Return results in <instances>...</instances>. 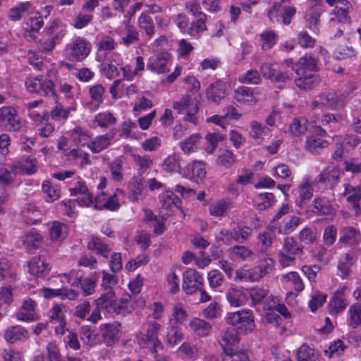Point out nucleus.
Instances as JSON below:
<instances>
[{
    "label": "nucleus",
    "instance_id": "nucleus-1",
    "mask_svg": "<svg viewBox=\"0 0 361 361\" xmlns=\"http://www.w3.org/2000/svg\"><path fill=\"white\" fill-rule=\"evenodd\" d=\"M96 306L113 315L123 314L127 310V299L116 300L114 289L104 290L94 301Z\"/></svg>",
    "mask_w": 361,
    "mask_h": 361
},
{
    "label": "nucleus",
    "instance_id": "nucleus-2",
    "mask_svg": "<svg viewBox=\"0 0 361 361\" xmlns=\"http://www.w3.org/2000/svg\"><path fill=\"white\" fill-rule=\"evenodd\" d=\"M252 234V229L246 226L237 225L232 228H223L217 239L224 244L230 245L234 243L243 244L247 241Z\"/></svg>",
    "mask_w": 361,
    "mask_h": 361
},
{
    "label": "nucleus",
    "instance_id": "nucleus-3",
    "mask_svg": "<svg viewBox=\"0 0 361 361\" xmlns=\"http://www.w3.org/2000/svg\"><path fill=\"white\" fill-rule=\"evenodd\" d=\"M145 332L137 335V340L140 345L152 346V353L156 354L158 349L163 348V345L158 338L161 325L155 322H149L145 324Z\"/></svg>",
    "mask_w": 361,
    "mask_h": 361
},
{
    "label": "nucleus",
    "instance_id": "nucleus-4",
    "mask_svg": "<svg viewBox=\"0 0 361 361\" xmlns=\"http://www.w3.org/2000/svg\"><path fill=\"white\" fill-rule=\"evenodd\" d=\"M227 323L234 326L238 334L251 332L255 327L254 317L251 311L240 310L227 317Z\"/></svg>",
    "mask_w": 361,
    "mask_h": 361
},
{
    "label": "nucleus",
    "instance_id": "nucleus-5",
    "mask_svg": "<svg viewBox=\"0 0 361 361\" xmlns=\"http://www.w3.org/2000/svg\"><path fill=\"white\" fill-rule=\"evenodd\" d=\"M66 34L65 25L59 20H54L47 30V39L41 42L44 52L51 51Z\"/></svg>",
    "mask_w": 361,
    "mask_h": 361
},
{
    "label": "nucleus",
    "instance_id": "nucleus-6",
    "mask_svg": "<svg viewBox=\"0 0 361 361\" xmlns=\"http://www.w3.org/2000/svg\"><path fill=\"white\" fill-rule=\"evenodd\" d=\"M25 86L30 92L36 93L42 96L56 97V92L54 90V82L42 75L28 79L25 82Z\"/></svg>",
    "mask_w": 361,
    "mask_h": 361
},
{
    "label": "nucleus",
    "instance_id": "nucleus-7",
    "mask_svg": "<svg viewBox=\"0 0 361 361\" xmlns=\"http://www.w3.org/2000/svg\"><path fill=\"white\" fill-rule=\"evenodd\" d=\"M91 49L90 42L83 37H78L67 45L66 51L71 60L81 61L90 54Z\"/></svg>",
    "mask_w": 361,
    "mask_h": 361
},
{
    "label": "nucleus",
    "instance_id": "nucleus-8",
    "mask_svg": "<svg viewBox=\"0 0 361 361\" xmlns=\"http://www.w3.org/2000/svg\"><path fill=\"white\" fill-rule=\"evenodd\" d=\"M173 107L178 113H181L183 111H186L184 117L185 121L195 126L198 124V119L196 115L199 111V107L196 102L192 101L191 97L189 94L183 97L180 101L174 102Z\"/></svg>",
    "mask_w": 361,
    "mask_h": 361
},
{
    "label": "nucleus",
    "instance_id": "nucleus-9",
    "mask_svg": "<svg viewBox=\"0 0 361 361\" xmlns=\"http://www.w3.org/2000/svg\"><path fill=\"white\" fill-rule=\"evenodd\" d=\"M5 125L8 131L18 132L24 127V121L18 116L16 111L11 106L0 108V123Z\"/></svg>",
    "mask_w": 361,
    "mask_h": 361
},
{
    "label": "nucleus",
    "instance_id": "nucleus-10",
    "mask_svg": "<svg viewBox=\"0 0 361 361\" xmlns=\"http://www.w3.org/2000/svg\"><path fill=\"white\" fill-rule=\"evenodd\" d=\"M203 286L204 279L195 269H188L183 272L182 288L186 294H194Z\"/></svg>",
    "mask_w": 361,
    "mask_h": 361
},
{
    "label": "nucleus",
    "instance_id": "nucleus-11",
    "mask_svg": "<svg viewBox=\"0 0 361 361\" xmlns=\"http://www.w3.org/2000/svg\"><path fill=\"white\" fill-rule=\"evenodd\" d=\"M104 343L107 346H112L121 336V324L118 322L103 324L100 326Z\"/></svg>",
    "mask_w": 361,
    "mask_h": 361
},
{
    "label": "nucleus",
    "instance_id": "nucleus-12",
    "mask_svg": "<svg viewBox=\"0 0 361 361\" xmlns=\"http://www.w3.org/2000/svg\"><path fill=\"white\" fill-rule=\"evenodd\" d=\"M339 5H336L334 10L330 13L329 23H340L347 24L350 23V17L348 13L352 9V6L347 0L338 1Z\"/></svg>",
    "mask_w": 361,
    "mask_h": 361
},
{
    "label": "nucleus",
    "instance_id": "nucleus-13",
    "mask_svg": "<svg viewBox=\"0 0 361 361\" xmlns=\"http://www.w3.org/2000/svg\"><path fill=\"white\" fill-rule=\"evenodd\" d=\"M341 172L334 166H328L314 179L313 184H324L334 188L339 181Z\"/></svg>",
    "mask_w": 361,
    "mask_h": 361
},
{
    "label": "nucleus",
    "instance_id": "nucleus-14",
    "mask_svg": "<svg viewBox=\"0 0 361 361\" xmlns=\"http://www.w3.org/2000/svg\"><path fill=\"white\" fill-rule=\"evenodd\" d=\"M274 267V261L271 257L259 260L258 265L248 270V276L251 281H259L270 274Z\"/></svg>",
    "mask_w": 361,
    "mask_h": 361
},
{
    "label": "nucleus",
    "instance_id": "nucleus-15",
    "mask_svg": "<svg viewBox=\"0 0 361 361\" xmlns=\"http://www.w3.org/2000/svg\"><path fill=\"white\" fill-rule=\"evenodd\" d=\"M318 59L311 54H305L300 57L298 62L292 66V70L296 75H302L308 73L307 72H316L317 68Z\"/></svg>",
    "mask_w": 361,
    "mask_h": 361
},
{
    "label": "nucleus",
    "instance_id": "nucleus-16",
    "mask_svg": "<svg viewBox=\"0 0 361 361\" xmlns=\"http://www.w3.org/2000/svg\"><path fill=\"white\" fill-rule=\"evenodd\" d=\"M51 265L47 262L44 256L39 255L33 257L28 262L29 272L36 277L47 276L51 271Z\"/></svg>",
    "mask_w": 361,
    "mask_h": 361
},
{
    "label": "nucleus",
    "instance_id": "nucleus-17",
    "mask_svg": "<svg viewBox=\"0 0 361 361\" xmlns=\"http://www.w3.org/2000/svg\"><path fill=\"white\" fill-rule=\"evenodd\" d=\"M88 93L90 101L85 104V108L91 112H94L103 103L105 89L102 84H97L89 88Z\"/></svg>",
    "mask_w": 361,
    "mask_h": 361
},
{
    "label": "nucleus",
    "instance_id": "nucleus-18",
    "mask_svg": "<svg viewBox=\"0 0 361 361\" xmlns=\"http://www.w3.org/2000/svg\"><path fill=\"white\" fill-rule=\"evenodd\" d=\"M295 197V204L300 208H304L305 203L311 200L313 196L312 185L309 178L293 190Z\"/></svg>",
    "mask_w": 361,
    "mask_h": 361
},
{
    "label": "nucleus",
    "instance_id": "nucleus-19",
    "mask_svg": "<svg viewBox=\"0 0 361 361\" xmlns=\"http://www.w3.org/2000/svg\"><path fill=\"white\" fill-rule=\"evenodd\" d=\"M170 54L163 52L151 57L147 64V68L151 71L161 74L166 71Z\"/></svg>",
    "mask_w": 361,
    "mask_h": 361
},
{
    "label": "nucleus",
    "instance_id": "nucleus-20",
    "mask_svg": "<svg viewBox=\"0 0 361 361\" xmlns=\"http://www.w3.org/2000/svg\"><path fill=\"white\" fill-rule=\"evenodd\" d=\"M184 176L196 183L202 181L206 175L204 164L202 161H195L188 164L183 171Z\"/></svg>",
    "mask_w": 361,
    "mask_h": 361
},
{
    "label": "nucleus",
    "instance_id": "nucleus-21",
    "mask_svg": "<svg viewBox=\"0 0 361 361\" xmlns=\"http://www.w3.org/2000/svg\"><path fill=\"white\" fill-rule=\"evenodd\" d=\"M36 302L32 300H26L16 317L19 321L30 322L36 319Z\"/></svg>",
    "mask_w": 361,
    "mask_h": 361
},
{
    "label": "nucleus",
    "instance_id": "nucleus-22",
    "mask_svg": "<svg viewBox=\"0 0 361 361\" xmlns=\"http://www.w3.org/2000/svg\"><path fill=\"white\" fill-rule=\"evenodd\" d=\"M4 337L7 342L13 343L18 341L27 340L29 333L23 326L17 325L8 327L5 331Z\"/></svg>",
    "mask_w": 361,
    "mask_h": 361
},
{
    "label": "nucleus",
    "instance_id": "nucleus-23",
    "mask_svg": "<svg viewBox=\"0 0 361 361\" xmlns=\"http://www.w3.org/2000/svg\"><path fill=\"white\" fill-rule=\"evenodd\" d=\"M43 240V237L38 231L32 229L22 236L23 247L27 251L38 249Z\"/></svg>",
    "mask_w": 361,
    "mask_h": 361
},
{
    "label": "nucleus",
    "instance_id": "nucleus-24",
    "mask_svg": "<svg viewBox=\"0 0 361 361\" xmlns=\"http://www.w3.org/2000/svg\"><path fill=\"white\" fill-rule=\"evenodd\" d=\"M145 182L141 176L133 177L129 181L128 189L129 190V198L133 202H137L142 196Z\"/></svg>",
    "mask_w": 361,
    "mask_h": 361
},
{
    "label": "nucleus",
    "instance_id": "nucleus-25",
    "mask_svg": "<svg viewBox=\"0 0 361 361\" xmlns=\"http://www.w3.org/2000/svg\"><path fill=\"white\" fill-rule=\"evenodd\" d=\"M189 326L191 330L200 337L209 336L212 330V324L200 318H193L190 322Z\"/></svg>",
    "mask_w": 361,
    "mask_h": 361
},
{
    "label": "nucleus",
    "instance_id": "nucleus-26",
    "mask_svg": "<svg viewBox=\"0 0 361 361\" xmlns=\"http://www.w3.org/2000/svg\"><path fill=\"white\" fill-rule=\"evenodd\" d=\"M226 84L221 81L210 84L207 90V99L219 103L226 96Z\"/></svg>",
    "mask_w": 361,
    "mask_h": 361
},
{
    "label": "nucleus",
    "instance_id": "nucleus-27",
    "mask_svg": "<svg viewBox=\"0 0 361 361\" xmlns=\"http://www.w3.org/2000/svg\"><path fill=\"white\" fill-rule=\"evenodd\" d=\"M295 79V84L300 90H308L314 87L319 82L318 75L313 73H303L298 75Z\"/></svg>",
    "mask_w": 361,
    "mask_h": 361
},
{
    "label": "nucleus",
    "instance_id": "nucleus-28",
    "mask_svg": "<svg viewBox=\"0 0 361 361\" xmlns=\"http://www.w3.org/2000/svg\"><path fill=\"white\" fill-rule=\"evenodd\" d=\"M248 293L255 305L269 301L270 299L273 300L274 305L276 304L272 295L269 294V290L267 288L255 286L250 288Z\"/></svg>",
    "mask_w": 361,
    "mask_h": 361
},
{
    "label": "nucleus",
    "instance_id": "nucleus-29",
    "mask_svg": "<svg viewBox=\"0 0 361 361\" xmlns=\"http://www.w3.org/2000/svg\"><path fill=\"white\" fill-rule=\"evenodd\" d=\"M360 240V232L353 227H345L340 232V243L355 245H357Z\"/></svg>",
    "mask_w": 361,
    "mask_h": 361
},
{
    "label": "nucleus",
    "instance_id": "nucleus-30",
    "mask_svg": "<svg viewBox=\"0 0 361 361\" xmlns=\"http://www.w3.org/2000/svg\"><path fill=\"white\" fill-rule=\"evenodd\" d=\"M235 99L241 104H252L257 102V98L252 89L242 86L235 90Z\"/></svg>",
    "mask_w": 361,
    "mask_h": 361
},
{
    "label": "nucleus",
    "instance_id": "nucleus-31",
    "mask_svg": "<svg viewBox=\"0 0 361 361\" xmlns=\"http://www.w3.org/2000/svg\"><path fill=\"white\" fill-rule=\"evenodd\" d=\"M304 247L293 237H285L282 245L281 252L295 256L303 254Z\"/></svg>",
    "mask_w": 361,
    "mask_h": 361
},
{
    "label": "nucleus",
    "instance_id": "nucleus-32",
    "mask_svg": "<svg viewBox=\"0 0 361 361\" xmlns=\"http://www.w3.org/2000/svg\"><path fill=\"white\" fill-rule=\"evenodd\" d=\"M125 32L121 38L120 44L126 47H129L139 42V33L136 28L130 24L129 20L126 23Z\"/></svg>",
    "mask_w": 361,
    "mask_h": 361
},
{
    "label": "nucleus",
    "instance_id": "nucleus-33",
    "mask_svg": "<svg viewBox=\"0 0 361 361\" xmlns=\"http://www.w3.org/2000/svg\"><path fill=\"white\" fill-rule=\"evenodd\" d=\"M312 212L317 215H331L334 213L333 207L325 197L314 198L312 201Z\"/></svg>",
    "mask_w": 361,
    "mask_h": 361
},
{
    "label": "nucleus",
    "instance_id": "nucleus-34",
    "mask_svg": "<svg viewBox=\"0 0 361 361\" xmlns=\"http://www.w3.org/2000/svg\"><path fill=\"white\" fill-rule=\"evenodd\" d=\"M207 16L204 13H199V18L188 26L185 33L194 38H198L200 34L207 30L205 24Z\"/></svg>",
    "mask_w": 361,
    "mask_h": 361
},
{
    "label": "nucleus",
    "instance_id": "nucleus-35",
    "mask_svg": "<svg viewBox=\"0 0 361 361\" xmlns=\"http://www.w3.org/2000/svg\"><path fill=\"white\" fill-rule=\"evenodd\" d=\"M231 202L225 200H221L211 204L209 207V214L215 217H224L228 215Z\"/></svg>",
    "mask_w": 361,
    "mask_h": 361
},
{
    "label": "nucleus",
    "instance_id": "nucleus-36",
    "mask_svg": "<svg viewBox=\"0 0 361 361\" xmlns=\"http://www.w3.org/2000/svg\"><path fill=\"white\" fill-rule=\"evenodd\" d=\"M49 231L51 241H62L68 235L67 226L58 221L53 222Z\"/></svg>",
    "mask_w": 361,
    "mask_h": 361
},
{
    "label": "nucleus",
    "instance_id": "nucleus-37",
    "mask_svg": "<svg viewBox=\"0 0 361 361\" xmlns=\"http://www.w3.org/2000/svg\"><path fill=\"white\" fill-rule=\"evenodd\" d=\"M308 125L309 122L306 118H295L289 125L288 131L293 136L298 137L307 130Z\"/></svg>",
    "mask_w": 361,
    "mask_h": 361
},
{
    "label": "nucleus",
    "instance_id": "nucleus-38",
    "mask_svg": "<svg viewBox=\"0 0 361 361\" xmlns=\"http://www.w3.org/2000/svg\"><path fill=\"white\" fill-rule=\"evenodd\" d=\"M87 247L89 250L95 252L105 258L108 257L110 252L109 245L104 243L99 238L96 236L92 237L87 243Z\"/></svg>",
    "mask_w": 361,
    "mask_h": 361
},
{
    "label": "nucleus",
    "instance_id": "nucleus-39",
    "mask_svg": "<svg viewBox=\"0 0 361 361\" xmlns=\"http://www.w3.org/2000/svg\"><path fill=\"white\" fill-rule=\"evenodd\" d=\"M298 361H320L318 352L307 345H302L297 350Z\"/></svg>",
    "mask_w": 361,
    "mask_h": 361
},
{
    "label": "nucleus",
    "instance_id": "nucleus-40",
    "mask_svg": "<svg viewBox=\"0 0 361 361\" xmlns=\"http://www.w3.org/2000/svg\"><path fill=\"white\" fill-rule=\"evenodd\" d=\"M328 142L314 136L307 137L305 143V149L312 154H318L321 150L326 147Z\"/></svg>",
    "mask_w": 361,
    "mask_h": 361
},
{
    "label": "nucleus",
    "instance_id": "nucleus-41",
    "mask_svg": "<svg viewBox=\"0 0 361 361\" xmlns=\"http://www.w3.org/2000/svg\"><path fill=\"white\" fill-rule=\"evenodd\" d=\"M97 280V278L94 276L85 278L83 280L81 278H78L73 283V286L80 285L84 296H87L94 292Z\"/></svg>",
    "mask_w": 361,
    "mask_h": 361
},
{
    "label": "nucleus",
    "instance_id": "nucleus-42",
    "mask_svg": "<svg viewBox=\"0 0 361 361\" xmlns=\"http://www.w3.org/2000/svg\"><path fill=\"white\" fill-rule=\"evenodd\" d=\"M274 237V233L271 230L267 229L259 233L257 236L258 243L257 244L258 252L264 253L271 247Z\"/></svg>",
    "mask_w": 361,
    "mask_h": 361
},
{
    "label": "nucleus",
    "instance_id": "nucleus-43",
    "mask_svg": "<svg viewBox=\"0 0 361 361\" xmlns=\"http://www.w3.org/2000/svg\"><path fill=\"white\" fill-rule=\"evenodd\" d=\"M228 302L233 307L243 305L247 302V295L245 293L237 288H230L226 293Z\"/></svg>",
    "mask_w": 361,
    "mask_h": 361
},
{
    "label": "nucleus",
    "instance_id": "nucleus-44",
    "mask_svg": "<svg viewBox=\"0 0 361 361\" xmlns=\"http://www.w3.org/2000/svg\"><path fill=\"white\" fill-rule=\"evenodd\" d=\"M343 195L346 196V201L350 204L360 202L361 185H353L349 183L344 185Z\"/></svg>",
    "mask_w": 361,
    "mask_h": 361
},
{
    "label": "nucleus",
    "instance_id": "nucleus-45",
    "mask_svg": "<svg viewBox=\"0 0 361 361\" xmlns=\"http://www.w3.org/2000/svg\"><path fill=\"white\" fill-rule=\"evenodd\" d=\"M348 303L343 297L334 295L329 302V312L331 315H336L342 312L347 307Z\"/></svg>",
    "mask_w": 361,
    "mask_h": 361
},
{
    "label": "nucleus",
    "instance_id": "nucleus-46",
    "mask_svg": "<svg viewBox=\"0 0 361 361\" xmlns=\"http://www.w3.org/2000/svg\"><path fill=\"white\" fill-rule=\"evenodd\" d=\"M170 322L171 326L166 334V343L171 346H174L183 340L184 335L180 327L172 324V320Z\"/></svg>",
    "mask_w": 361,
    "mask_h": 361
},
{
    "label": "nucleus",
    "instance_id": "nucleus-47",
    "mask_svg": "<svg viewBox=\"0 0 361 361\" xmlns=\"http://www.w3.org/2000/svg\"><path fill=\"white\" fill-rule=\"evenodd\" d=\"M348 324L353 329L361 326V304L354 303L348 309Z\"/></svg>",
    "mask_w": 361,
    "mask_h": 361
},
{
    "label": "nucleus",
    "instance_id": "nucleus-48",
    "mask_svg": "<svg viewBox=\"0 0 361 361\" xmlns=\"http://www.w3.org/2000/svg\"><path fill=\"white\" fill-rule=\"evenodd\" d=\"M351 260L352 256L348 253H345L340 259L338 264V275L342 279H345L350 274Z\"/></svg>",
    "mask_w": 361,
    "mask_h": 361
},
{
    "label": "nucleus",
    "instance_id": "nucleus-49",
    "mask_svg": "<svg viewBox=\"0 0 361 361\" xmlns=\"http://www.w3.org/2000/svg\"><path fill=\"white\" fill-rule=\"evenodd\" d=\"M229 251L233 258L243 261L251 259L254 255V252L244 245H235L230 248Z\"/></svg>",
    "mask_w": 361,
    "mask_h": 361
},
{
    "label": "nucleus",
    "instance_id": "nucleus-50",
    "mask_svg": "<svg viewBox=\"0 0 361 361\" xmlns=\"http://www.w3.org/2000/svg\"><path fill=\"white\" fill-rule=\"evenodd\" d=\"M238 331L231 326L222 331L221 345L224 346L233 345L238 342Z\"/></svg>",
    "mask_w": 361,
    "mask_h": 361
},
{
    "label": "nucleus",
    "instance_id": "nucleus-51",
    "mask_svg": "<svg viewBox=\"0 0 361 361\" xmlns=\"http://www.w3.org/2000/svg\"><path fill=\"white\" fill-rule=\"evenodd\" d=\"M22 214L27 224H34L37 221L40 212L35 205L28 204L24 207Z\"/></svg>",
    "mask_w": 361,
    "mask_h": 361
},
{
    "label": "nucleus",
    "instance_id": "nucleus-52",
    "mask_svg": "<svg viewBox=\"0 0 361 361\" xmlns=\"http://www.w3.org/2000/svg\"><path fill=\"white\" fill-rule=\"evenodd\" d=\"M300 242L306 244H313L317 238V232L315 228L305 227L298 234Z\"/></svg>",
    "mask_w": 361,
    "mask_h": 361
},
{
    "label": "nucleus",
    "instance_id": "nucleus-53",
    "mask_svg": "<svg viewBox=\"0 0 361 361\" xmlns=\"http://www.w3.org/2000/svg\"><path fill=\"white\" fill-rule=\"evenodd\" d=\"M217 161L221 165L228 169L235 163V156L231 150L228 149H220Z\"/></svg>",
    "mask_w": 361,
    "mask_h": 361
},
{
    "label": "nucleus",
    "instance_id": "nucleus-54",
    "mask_svg": "<svg viewBox=\"0 0 361 361\" xmlns=\"http://www.w3.org/2000/svg\"><path fill=\"white\" fill-rule=\"evenodd\" d=\"M56 105L54 107L50 112V116L52 119L60 121L61 120H66L68 116L70 110L75 111V108L70 107L68 109H64L60 104L57 103L56 97L54 98Z\"/></svg>",
    "mask_w": 361,
    "mask_h": 361
},
{
    "label": "nucleus",
    "instance_id": "nucleus-55",
    "mask_svg": "<svg viewBox=\"0 0 361 361\" xmlns=\"http://www.w3.org/2000/svg\"><path fill=\"white\" fill-rule=\"evenodd\" d=\"M139 27L144 30L146 34L152 37L154 33V25L152 18L146 13H142L138 19Z\"/></svg>",
    "mask_w": 361,
    "mask_h": 361
},
{
    "label": "nucleus",
    "instance_id": "nucleus-56",
    "mask_svg": "<svg viewBox=\"0 0 361 361\" xmlns=\"http://www.w3.org/2000/svg\"><path fill=\"white\" fill-rule=\"evenodd\" d=\"M300 217L293 216L288 221H284L283 226L279 227V233L281 234L291 233L300 224Z\"/></svg>",
    "mask_w": 361,
    "mask_h": 361
},
{
    "label": "nucleus",
    "instance_id": "nucleus-57",
    "mask_svg": "<svg viewBox=\"0 0 361 361\" xmlns=\"http://www.w3.org/2000/svg\"><path fill=\"white\" fill-rule=\"evenodd\" d=\"M293 79V73L288 72L276 71L271 82L278 84L279 87L282 89L285 88L289 83L291 82Z\"/></svg>",
    "mask_w": 361,
    "mask_h": 361
},
{
    "label": "nucleus",
    "instance_id": "nucleus-58",
    "mask_svg": "<svg viewBox=\"0 0 361 361\" xmlns=\"http://www.w3.org/2000/svg\"><path fill=\"white\" fill-rule=\"evenodd\" d=\"M285 282L290 283L295 291L300 292L304 289V284L299 274L295 271L289 272L283 276Z\"/></svg>",
    "mask_w": 361,
    "mask_h": 361
},
{
    "label": "nucleus",
    "instance_id": "nucleus-59",
    "mask_svg": "<svg viewBox=\"0 0 361 361\" xmlns=\"http://www.w3.org/2000/svg\"><path fill=\"white\" fill-rule=\"evenodd\" d=\"M163 169L167 172H179L180 165L179 159L175 154L169 155L166 158L162 164Z\"/></svg>",
    "mask_w": 361,
    "mask_h": 361
},
{
    "label": "nucleus",
    "instance_id": "nucleus-60",
    "mask_svg": "<svg viewBox=\"0 0 361 361\" xmlns=\"http://www.w3.org/2000/svg\"><path fill=\"white\" fill-rule=\"evenodd\" d=\"M109 144L108 138L105 137L104 135H101L97 137L94 141L87 144V147L93 153H99L106 149Z\"/></svg>",
    "mask_w": 361,
    "mask_h": 361
},
{
    "label": "nucleus",
    "instance_id": "nucleus-61",
    "mask_svg": "<svg viewBox=\"0 0 361 361\" xmlns=\"http://www.w3.org/2000/svg\"><path fill=\"white\" fill-rule=\"evenodd\" d=\"M326 295L318 290L312 291L311 300L309 302V307L312 312L316 311L326 301Z\"/></svg>",
    "mask_w": 361,
    "mask_h": 361
},
{
    "label": "nucleus",
    "instance_id": "nucleus-62",
    "mask_svg": "<svg viewBox=\"0 0 361 361\" xmlns=\"http://www.w3.org/2000/svg\"><path fill=\"white\" fill-rule=\"evenodd\" d=\"M80 335L81 339L85 344L92 346L97 343V334L93 333L90 326H82L80 331Z\"/></svg>",
    "mask_w": 361,
    "mask_h": 361
},
{
    "label": "nucleus",
    "instance_id": "nucleus-63",
    "mask_svg": "<svg viewBox=\"0 0 361 361\" xmlns=\"http://www.w3.org/2000/svg\"><path fill=\"white\" fill-rule=\"evenodd\" d=\"M207 280L209 286L212 288H215L221 286L223 284L224 281V277L220 271L217 269H213L208 272Z\"/></svg>",
    "mask_w": 361,
    "mask_h": 361
},
{
    "label": "nucleus",
    "instance_id": "nucleus-64",
    "mask_svg": "<svg viewBox=\"0 0 361 361\" xmlns=\"http://www.w3.org/2000/svg\"><path fill=\"white\" fill-rule=\"evenodd\" d=\"M255 200L258 202L259 209H265L272 206L274 202V197L272 193L264 192L258 194Z\"/></svg>",
    "mask_w": 361,
    "mask_h": 361
}]
</instances>
